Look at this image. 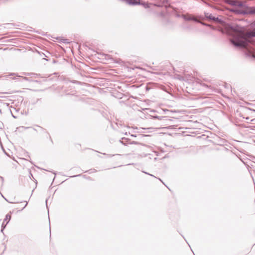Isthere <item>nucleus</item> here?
Returning <instances> with one entry per match:
<instances>
[{"instance_id":"obj_5","label":"nucleus","mask_w":255,"mask_h":255,"mask_svg":"<svg viewBox=\"0 0 255 255\" xmlns=\"http://www.w3.org/2000/svg\"><path fill=\"white\" fill-rule=\"evenodd\" d=\"M243 118L246 119V120L247 122H248L249 121H252L253 120L252 119H251V118L249 117H244Z\"/></svg>"},{"instance_id":"obj_3","label":"nucleus","mask_w":255,"mask_h":255,"mask_svg":"<svg viewBox=\"0 0 255 255\" xmlns=\"http://www.w3.org/2000/svg\"><path fill=\"white\" fill-rule=\"evenodd\" d=\"M151 117V119H155V120H165L164 118L165 117H159V116H150Z\"/></svg>"},{"instance_id":"obj_1","label":"nucleus","mask_w":255,"mask_h":255,"mask_svg":"<svg viewBox=\"0 0 255 255\" xmlns=\"http://www.w3.org/2000/svg\"><path fill=\"white\" fill-rule=\"evenodd\" d=\"M228 32L233 36L231 42L237 47H246L248 39L251 36H255V29L251 32H246L243 27L238 26L231 27Z\"/></svg>"},{"instance_id":"obj_2","label":"nucleus","mask_w":255,"mask_h":255,"mask_svg":"<svg viewBox=\"0 0 255 255\" xmlns=\"http://www.w3.org/2000/svg\"><path fill=\"white\" fill-rule=\"evenodd\" d=\"M129 4H137L140 3L139 0H127Z\"/></svg>"},{"instance_id":"obj_7","label":"nucleus","mask_w":255,"mask_h":255,"mask_svg":"<svg viewBox=\"0 0 255 255\" xmlns=\"http://www.w3.org/2000/svg\"><path fill=\"white\" fill-rule=\"evenodd\" d=\"M251 12L253 13H255V7L252 8Z\"/></svg>"},{"instance_id":"obj_4","label":"nucleus","mask_w":255,"mask_h":255,"mask_svg":"<svg viewBox=\"0 0 255 255\" xmlns=\"http://www.w3.org/2000/svg\"><path fill=\"white\" fill-rule=\"evenodd\" d=\"M10 218H11L10 214H7L5 217V221L3 222L2 224H4L5 221H6L5 225L7 224V223L9 222V221L10 220Z\"/></svg>"},{"instance_id":"obj_8","label":"nucleus","mask_w":255,"mask_h":255,"mask_svg":"<svg viewBox=\"0 0 255 255\" xmlns=\"http://www.w3.org/2000/svg\"><path fill=\"white\" fill-rule=\"evenodd\" d=\"M236 1H232V3H231V4H233V5H235V4H236Z\"/></svg>"},{"instance_id":"obj_6","label":"nucleus","mask_w":255,"mask_h":255,"mask_svg":"<svg viewBox=\"0 0 255 255\" xmlns=\"http://www.w3.org/2000/svg\"><path fill=\"white\" fill-rule=\"evenodd\" d=\"M209 18L211 19H213L214 20H216L218 19V18H216L215 17L213 16L212 15H210L209 16Z\"/></svg>"}]
</instances>
